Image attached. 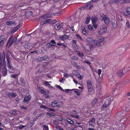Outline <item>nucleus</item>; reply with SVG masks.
<instances>
[{"mask_svg": "<svg viewBox=\"0 0 130 130\" xmlns=\"http://www.w3.org/2000/svg\"><path fill=\"white\" fill-rule=\"evenodd\" d=\"M51 105L53 107H60L63 105V103L61 101L56 100L52 102Z\"/></svg>", "mask_w": 130, "mask_h": 130, "instance_id": "7ed1b4c3", "label": "nucleus"}, {"mask_svg": "<svg viewBox=\"0 0 130 130\" xmlns=\"http://www.w3.org/2000/svg\"><path fill=\"white\" fill-rule=\"evenodd\" d=\"M48 57V56L46 55L40 57V60H39V61L47 60V59Z\"/></svg>", "mask_w": 130, "mask_h": 130, "instance_id": "a878e982", "label": "nucleus"}, {"mask_svg": "<svg viewBox=\"0 0 130 130\" xmlns=\"http://www.w3.org/2000/svg\"><path fill=\"white\" fill-rule=\"evenodd\" d=\"M91 17L88 16L86 19V20L85 22V23L87 24H88L89 23V22L90 20Z\"/></svg>", "mask_w": 130, "mask_h": 130, "instance_id": "473e14b6", "label": "nucleus"}, {"mask_svg": "<svg viewBox=\"0 0 130 130\" xmlns=\"http://www.w3.org/2000/svg\"><path fill=\"white\" fill-rule=\"evenodd\" d=\"M76 37L78 39V40H79L80 41H82V39L80 37V36L78 34H76Z\"/></svg>", "mask_w": 130, "mask_h": 130, "instance_id": "79ce46f5", "label": "nucleus"}, {"mask_svg": "<svg viewBox=\"0 0 130 130\" xmlns=\"http://www.w3.org/2000/svg\"><path fill=\"white\" fill-rule=\"evenodd\" d=\"M53 123L54 124L57 125L58 123V122L56 120H54L53 121Z\"/></svg>", "mask_w": 130, "mask_h": 130, "instance_id": "774afa93", "label": "nucleus"}, {"mask_svg": "<svg viewBox=\"0 0 130 130\" xmlns=\"http://www.w3.org/2000/svg\"><path fill=\"white\" fill-rule=\"evenodd\" d=\"M37 89L39 92L41 93L45 94L46 93L43 88L38 86H37Z\"/></svg>", "mask_w": 130, "mask_h": 130, "instance_id": "1a4fd4ad", "label": "nucleus"}, {"mask_svg": "<svg viewBox=\"0 0 130 130\" xmlns=\"http://www.w3.org/2000/svg\"><path fill=\"white\" fill-rule=\"evenodd\" d=\"M87 85L89 92H91L92 91L93 88L91 82L90 80H88L87 81Z\"/></svg>", "mask_w": 130, "mask_h": 130, "instance_id": "423d86ee", "label": "nucleus"}, {"mask_svg": "<svg viewBox=\"0 0 130 130\" xmlns=\"http://www.w3.org/2000/svg\"><path fill=\"white\" fill-rule=\"evenodd\" d=\"M31 98V96L30 95L26 96L24 99L23 102L25 103L27 102V103H28L29 102V101L30 100Z\"/></svg>", "mask_w": 130, "mask_h": 130, "instance_id": "9b49d317", "label": "nucleus"}, {"mask_svg": "<svg viewBox=\"0 0 130 130\" xmlns=\"http://www.w3.org/2000/svg\"><path fill=\"white\" fill-rule=\"evenodd\" d=\"M17 40V37H14L13 38L12 40L11 41V42L10 43L9 45V46H10L13 43L15 42V41H16Z\"/></svg>", "mask_w": 130, "mask_h": 130, "instance_id": "b1692460", "label": "nucleus"}, {"mask_svg": "<svg viewBox=\"0 0 130 130\" xmlns=\"http://www.w3.org/2000/svg\"><path fill=\"white\" fill-rule=\"evenodd\" d=\"M21 25L20 24L17 27L14 28L12 30V32H15L17 31L21 27Z\"/></svg>", "mask_w": 130, "mask_h": 130, "instance_id": "cd10ccee", "label": "nucleus"}, {"mask_svg": "<svg viewBox=\"0 0 130 130\" xmlns=\"http://www.w3.org/2000/svg\"><path fill=\"white\" fill-rule=\"evenodd\" d=\"M88 27L89 30L93 31L94 30V29L93 27V26H92L91 25H89L88 26Z\"/></svg>", "mask_w": 130, "mask_h": 130, "instance_id": "c9c22d12", "label": "nucleus"}, {"mask_svg": "<svg viewBox=\"0 0 130 130\" xmlns=\"http://www.w3.org/2000/svg\"><path fill=\"white\" fill-rule=\"evenodd\" d=\"M72 90L69 89H66L64 90V92H69L70 91H71Z\"/></svg>", "mask_w": 130, "mask_h": 130, "instance_id": "69168bd1", "label": "nucleus"}, {"mask_svg": "<svg viewBox=\"0 0 130 130\" xmlns=\"http://www.w3.org/2000/svg\"><path fill=\"white\" fill-rule=\"evenodd\" d=\"M7 24L9 26H14L16 25V23L15 22H12L11 21H8L6 22Z\"/></svg>", "mask_w": 130, "mask_h": 130, "instance_id": "2eb2a0df", "label": "nucleus"}, {"mask_svg": "<svg viewBox=\"0 0 130 130\" xmlns=\"http://www.w3.org/2000/svg\"><path fill=\"white\" fill-rule=\"evenodd\" d=\"M95 119L94 118H92L91 119L89 122V124L91 126L94 127V124H95L94 122Z\"/></svg>", "mask_w": 130, "mask_h": 130, "instance_id": "ddd939ff", "label": "nucleus"}, {"mask_svg": "<svg viewBox=\"0 0 130 130\" xmlns=\"http://www.w3.org/2000/svg\"><path fill=\"white\" fill-rule=\"evenodd\" d=\"M125 26L128 28H129L130 26V22L129 21H127L125 24Z\"/></svg>", "mask_w": 130, "mask_h": 130, "instance_id": "f704fd0d", "label": "nucleus"}, {"mask_svg": "<svg viewBox=\"0 0 130 130\" xmlns=\"http://www.w3.org/2000/svg\"><path fill=\"white\" fill-rule=\"evenodd\" d=\"M123 0H113L111 1L112 2H110V4L112 3H118L119 2H120L121 1Z\"/></svg>", "mask_w": 130, "mask_h": 130, "instance_id": "c756f323", "label": "nucleus"}, {"mask_svg": "<svg viewBox=\"0 0 130 130\" xmlns=\"http://www.w3.org/2000/svg\"><path fill=\"white\" fill-rule=\"evenodd\" d=\"M85 48V50L87 51H90L91 49V48L90 47H89V46L88 45H87V46H86Z\"/></svg>", "mask_w": 130, "mask_h": 130, "instance_id": "4c0bfd02", "label": "nucleus"}, {"mask_svg": "<svg viewBox=\"0 0 130 130\" xmlns=\"http://www.w3.org/2000/svg\"><path fill=\"white\" fill-rule=\"evenodd\" d=\"M107 31V29L106 26L104 24H103L100 27H98V33L100 35H103L106 33Z\"/></svg>", "mask_w": 130, "mask_h": 130, "instance_id": "f257e3e1", "label": "nucleus"}, {"mask_svg": "<svg viewBox=\"0 0 130 130\" xmlns=\"http://www.w3.org/2000/svg\"><path fill=\"white\" fill-rule=\"evenodd\" d=\"M111 102V100L110 98L107 99L105 101L104 105L102 106V108L103 109L108 107L109 106Z\"/></svg>", "mask_w": 130, "mask_h": 130, "instance_id": "39448f33", "label": "nucleus"}, {"mask_svg": "<svg viewBox=\"0 0 130 130\" xmlns=\"http://www.w3.org/2000/svg\"><path fill=\"white\" fill-rule=\"evenodd\" d=\"M112 25L114 28H116L118 26L117 21L115 20H113L112 21Z\"/></svg>", "mask_w": 130, "mask_h": 130, "instance_id": "f3484780", "label": "nucleus"}, {"mask_svg": "<svg viewBox=\"0 0 130 130\" xmlns=\"http://www.w3.org/2000/svg\"><path fill=\"white\" fill-rule=\"evenodd\" d=\"M72 42L73 43L72 45H76V41L75 40H73L72 41Z\"/></svg>", "mask_w": 130, "mask_h": 130, "instance_id": "e2e57ef3", "label": "nucleus"}, {"mask_svg": "<svg viewBox=\"0 0 130 130\" xmlns=\"http://www.w3.org/2000/svg\"><path fill=\"white\" fill-rule=\"evenodd\" d=\"M52 15L51 13H47L43 15L42 17L43 19H47L52 17Z\"/></svg>", "mask_w": 130, "mask_h": 130, "instance_id": "a211bd4d", "label": "nucleus"}, {"mask_svg": "<svg viewBox=\"0 0 130 130\" xmlns=\"http://www.w3.org/2000/svg\"><path fill=\"white\" fill-rule=\"evenodd\" d=\"M63 75L64 77H65L67 78H68L69 76H70L68 74L65 73H64Z\"/></svg>", "mask_w": 130, "mask_h": 130, "instance_id": "13d9d810", "label": "nucleus"}, {"mask_svg": "<svg viewBox=\"0 0 130 130\" xmlns=\"http://www.w3.org/2000/svg\"><path fill=\"white\" fill-rule=\"evenodd\" d=\"M97 40H99V41L102 44L104 42V39L102 36L100 37Z\"/></svg>", "mask_w": 130, "mask_h": 130, "instance_id": "393cba45", "label": "nucleus"}, {"mask_svg": "<svg viewBox=\"0 0 130 130\" xmlns=\"http://www.w3.org/2000/svg\"><path fill=\"white\" fill-rule=\"evenodd\" d=\"M124 69H120L117 72V75L118 76L120 77H121L124 74Z\"/></svg>", "mask_w": 130, "mask_h": 130, "instance_id": "0eeeda50", "label": "nucleus"}, {"mask_svg": "<svg viewBox=\"0 0 130 130\" xmlns=\"http://www.w3.org/2000/svg\"><path fill=\"white\" fill-rule=\"evenodd\" d=\"M84 62L88 65H90L91 64V62L88 60L84 61Z\"/></svg>", "mask_w": 130, "mask_h": 130, "instance_id": "5fc2aeb1", "label": "nucleus"}, {"mask_svg": "<svg viewBox=\"0 0 130 130\" xmlns=\"http://www.w3.org/2000/svg\"><path fill=\"white\" fill-rule=\"evenodd\" d=\"M40 107L41 108H43L44 109H47V107H46L45 106L43 105H40Z\"/></svg>", "mask_w": 130, "mask_h": 130, "instance_id": "4d7b16f0", "label": "nucleus"}, {"mask_svg": "<svg viewBox=\"0 0 130 130\" xmlns=\"http://www.w3.org/2000/svg\"><path fill=\"white\" fill-rule=\"evenodd\" d=\"M72 73L73 74L75 75L76 76L77 75V74H78V71L77 70H74L72 72Z\"/></svg>", "mask_w": 130, "mask_h": 130, "instance_id": "c03bdc74", "label": "nucleus"}, {"mask_svg": "<svg viewBox=\"0 0 130 130\" xmlns=\"http://www.w3.org/2000/svg\"><path fill=\"white\" fill-rule=\"evenodd\" d=\"M76 76L78 78H79V79H82L83 78V77L82 76L79 74L78 73V74H77V75H76Z\"/></svg>", "mask_w": 130, "mask_h": 130, "instance_id": "09e8293b", "label": "nucleus"}, {"mask_svg": "<svg viewBox=\"0 0 130 130\" xmlns=\"http://www.w3.org/2000/svg\"><path fill=\"white\" fill-rule=\"evenodd\" d=\"M93 27L94 28H96L98 27V25L97 24H96L95 23L93 24Z\"/></svg>", "mask_w": 130, "mask_h": 130, "instance_id": "338daca9", "label": "nucleus"}, {"mask_svg": "<svg viewBox=\"0 0 130 130\" xmlns=\"http://www.w3.org/2000/svg\"><path fill=\"white\" fill-rule=\"evenodd\" d=\"M98 102V99L97 98H95L93 99L92 102V104L93 105H94Z\"/></svg>", "mask_w": 130, "mask_h": 130, "instance_id": "2f4dec72", "label": "nucleus"}, {"mask_svg": "<svg viewBox=\"0 0 130 130\" xmlns=\"http://www.w3.org/2000/svg\"><path fill=\"white\" fill-rule=\"evenodd\" d=\"M87 42L89 44H91L94 41L93 38L90 37H88L86 39Z\"/></svg>", "mask_w": 130, "mask_h": 130, "instance_id": "dca6fc26", "label": "nucleus"}, {"mask_svg": "<svg viewBox=\"0 0 130 130\" xmlns=\"http://www.w3.org/2000/svg\"><path fill=\"white\" fill-rule=\"evenodd\" d=\"M72 59L74 60H77L78 59V57L76 56H74L71 57Z\"/></svg>", "mask_w": 130, "mask_h": 130, "instance_id": "de8ad7c7", "label": "nucleus"}, {"mask_svg": "<svg viewBox=\"0 0 130 130\" xmlns=\"http://www.w3.org/2000/svg\"><path fill=\"white\" fill-rule=\"evenodd\" d=\"M19 74H11L10 75V76L12 78H16L18 77Z\"/></svg>", "mask_w": 130, "mask_h": 130, "instance_id": "72a5a7b5", "label": "nucleus"}, {"mask_svg": "<svg viewBox=\"0 0 130 130\" xmlns=\"http://www.w3.org/2000/svg\"><path fill=\"white\" fill-rule=\"evenodd\" d=\"M99 40H95L94 41V44L97 46H99L102 45V43L100 42Z\"/></svg>", "mask_w": 130, "mask_h": 130, "instance_id": "4be33fe9", "label": "nucleus"}, {"mask_svg": "<svg viewBox=\"0 0 130 130\" xmlns=\"http://www.w3.org/2000/svg\"><path fill=\"white\" fill-rule=\"evenodd\" d=\"M32 12L30 11H27L25 13V15L27 17H30L32 14Z\"/></svg>", "mask_w": 130, "mask_h": 130, "instance_id": "c85d7f7f", "label": "nucleus"}, {"mask_svg": "<svg viewBox=\"0 0 130 130\" xmlns=\"http://www.w3.org/2000/svg\"><path fill=\"white\" fill-rule=\"evenodd\" d=\"M124 14L126 16H128L130 15V7L127 8L126 11L124 12Z\"/></svg>", "mask_w": 130, "mask_h": 130, "instance_id": "4468645a", "label": "nucleus"}, {"mask_svg": "<svg viewBox=\"0 0 130 130\" xmlns=\"http://www.w3.org/2000/svg\"><path fill=\"white\" fill-rule=\"evenodd\" d=\"M6 40L5 37L4 36H0V46L4 43V41Z\"/></svg>", "mask_w": 130, "mask_h": 130, "instance_id": "9d476101", "label": "nucleus"}, {"mask_svg": "<svg viewBox=\"0 0 130 130\" xmlns=\"http://www.w3.org/2000/svg\"><path fill=\"white\" fill-rule=\"evenodd\" d=\"M43 127L46 130H48V126L47 125H43Z\"/></svg>", "mask_w": 130, "mask_h": 130, "instance_id": "052dcab7", "label": "nucleus"}, {"mask_svg": "<svg viewBox=\"0 0 130 130\" xmlns=\"http://www.w3.org/2000/svg\"><path fill=\"white\" fill-rule=\"evenodd\" d=\"M10 112L11 114L13 115H15L16 114V111L13 110H11Z\"/></svg>", "mask_w": 130, "mask_h": 130, "instance_id": "864d4df0", "label": "nucleus"}, {"mask_svg": "<svg viewBox=\"0 0 130 130\" xmlns=\"http://www.w3.org/2000/svg\"><path fill=\"white\" fill-rule=\"evenodd\" d=\"M21 25L20 24L17 27L14 28L12 30V32H15L17 31L21 27Z\"/></svg>", "mask_w": 130, "mask_h": 130, "instance_id": "bb28decb", "label": "nucleus"}, {"mask_svg": "<svg viewBox=\"0 0 130 130\" xmlns=\"http://www.w3.org/2000/svg\"><path fill=\"white\" fill-rule=\"evenodd\" d=\"M51 42V43L47 44L46 45V46H52L55 45L56 42L54 40H52Z\"/></svg>", "mask_w": 130, "mask_h": 130, "instance_id": "412c9836", "label": "nucleus"}, {"mask_svg": "<svg viewBox=\"0 0 130 130\" xmlns=\"http://www.w3.org/2000/svg\"><path fill=\"white\" fill-rule=\"evenodd\" d=\"M77 54L78 55L81 57H82L84 56V55L83 53L82 52H78Z\"/></svg>", "mask_w": 130, "mask_h": 130, "instance_id": "37998d69", "label": "nucleus"}, {"mask_svg": "<svg viewBox=\"0 0 130 130\" xmlns=\"http://www.w3.org/2000/svg\"><path fill=\"white\" fill-rule=\"evenodd\" d=\"M70 116L71 117L73 118H75L76 119H79V116L78 115H75L73 114H71Z\"/></svg>", "mask_w": 130, "mask_h": 130, "instance_id": "7c9ffc66", "label": "nucleus"}, {"mask_svg": "<svg viewBox=\"0 0 130 130\" xmlns=\"http://www.w3.org/2000/svg\"><path fill=\"white\" fill-rule=\"evenodd\" d=\"M12 37H13V36H12V35H11L9 40H8V42H7V45H8V44H9V43L10 42V41H11V40H12Z\"/></svg>", "mask_w": 130, "mask_h": 130, "instance_id": "49530a36", "label": "nucleus"}, {"mask_svg": "<svg viewBox=\"0 0 130 130\" xmlns=\"http://www.w3.org/2000/svg\"><path fill=\"white\" fill-rule=\"evenodd\" d=\"M124 3H130V0H123Z\"/></svg>", "mask_w": 130, "mask_h": 130, "instance_id": "680f3d73", "label": "nucleus"}, {"mask_svg": "<svg viewBox=\"0 0 130 130\" xmlns=\"http://www.w3.org/2000/svg\"><path fill=\"white\" fill-rule=\"evenodd\" d=\"M43 83V85H46L48 87L50 85V84L48 83V82L46 81H44Z\"/></svg>", "mask_w": 130, "mask_h": 130, "instance_id": "e433bc0d", "label": "nucleus"}, {"mask_svg": "<svg viewBox=\"0 0 130 130\" xmlns=\"http://www.w3.org/2000/svg\"><path fill=\"white\" fill-rule=\"evenodd\" d=\"M6 56V59L7 61L6 64L7 67L9 68V69L8 70L9 71L10 73H13L14 71L13 70H12L11 67L10 66L9 64V55L8 54H7Z\"/></svg>", "mask_w": 130, "mask_h": 130, "instance_id": "20e7f679", "label": "nucleus"}, {"mask_svg": "<svg viewBox=\"0 0 130 130\" xmlns=\"http://www.w3.org/2000/svg\"><path fill=\"white\" fill-rule=\"evenodd\" d=\"M67 121L71 124H73L74 123L73 121L67 118Z\"/></svg>", "mask_w": 130, "mask_h": 130, "instance_id": "ea45409f", "label": "nucleus"}, {"mask_svg": "<svg viewBox=\"0 0 130 130\" xmlns=\"http://www.w3.org/2000/svg\"><path fill=\"white\" fill-rule=\"evenodd\" d=\"M7 95L10 98H14L16 96L17 94L15 93L9 92Z\"/></svg>", "mask_w": 130, "mask_h": 130, "instance_id": "aec40b11", "label": "nucleus"}, {"mask_svg": "<svg viewBox=\"0 0 130 130\" xmlns=\"http://www.w3.org/2000/svg\"><path fill=\"white\" fill-rule=\"evenodd\" d=\"M35 123L34 121V120L31 121L30 122V126H32V125H34Z\"/></svg>", "mask_w": 130, "mask_h": 130, "instance_id": "6e6d98bb", "label": "nucleus"}, {"mask_svg": "<svg viewBox=\"0 0 130 130\" xmlns=\"http://www.w3.org/2000/svg\"><path fill=\"white\" fill-rule=\"evenodd\" d=\"M74 92L77 96H79L80 94V93L77 91L75 90Z\"/></svg>", "mask_w": 130, "mask_h": 130, "instance_id": "bf43d9fd", "label": "nucleus"}, {"mask_svg": "<svg viewBox=\"0 0 130 130\" xmlns=\"http://www.w3.org/2000/svg\"><path fill=\"white\" fill-rule=\"evenodd\" d=\"M51 22V20L50 19H48L44 22L42 21L40 23V24L41 25H42L45 24L49 23Z\"/></svg>", "mask_w": 130, "mask_h": 130, "instance_id": "6ab92c4d", "label": "nucleus"}, {"mask_svg": "<svg viewBox=\"0 0 130 130\" xmlns=\"http://www.w3.org/2000/svg\"><path fill=\"white\" fill-rule=\"evenodd\" d=\"M30 45V44L29 43L26 44L24 45V47L26 48H28L29 47H28V46Z\"/></svg>", "mask_w": 130, "mask_h": 130, "instance_id": "0e129e2a", "label": "nucleus"}, {"mask_svg": "<svg viewBox=\"0 0 130 130\" xmlns=\"http://www.w3.org/2000/svg\"><path fill=\"white\" fill-rule=\"evenodd\" d=\"M55 128L57 130H64L63 128H61L59 126H56L55 127Z\"/></svg>", "mask_w": 130, "mask_h": 130, "instance_id": "3c124183", "label": "nucleus"}, {"mask_svg": "<svg viewBox=\"0 0 130 130\" xmlns=\"http://www.w3.org/2000/svg\"><path fill=\"white\" fill-rule=\"evenodd\" d=\"M88 31L86 30L85 29H82V32L84 34H86L87 33Z\"/></svg>", "mask_w": 130, "mask_h": 130, "instance_id": "8fccbe9b", "label": "nucleus"}, {"mask_svg": "<svg viewBox=\"0 0 130 130\" xmlns=\"http://www.w3.org/2000/svg\"><path fill=\"white\" fill-rule=\"evenodd\" d=\"M100 19L103 21H104V23L106 24H108L110 23L109 18L107 15H105L102 13L100 14Z\"/></svg>", "mask_w": 130, "mask_h": 130, "instance_id": "f03ea898", "label": "nucleus"}, {"mask_svg": "<svg viewBox=\"0 0 130 130\" xmlns=\"http://www.w3.org/2000/svg\"><path fill=\"white\" fill-rule=\"evenodd\" d=\"M20 80L21 84H22L23 86H24L25 84V82L24 80V79L23 78H21L20 79Z\"/></svg>", "mask_w": 130, "mask_h": 130, "instance_id": "58836bf2", "label": "nucleus"}, {"mask_svg": "<svg viewBox=\"0 0 130 130\" xmlns=\"http://www.w3.org/2000/svg\"><path fill=\"white\" fill-rule=\"evenodd\" d=\"M73 48H74V50L77 52H78L77 51L78 50V46L76 45H73Z\"/></svg>", "mask_w": 130, "mask_h": 130, "instance_id": "a19ab883", "label": "nucleus"}, {"mask_svg": "<svg viewBox=\"0 0 130 130\" xmlns=\"http://www.w3.org/2000/svg\"><path fill=\"white\" fill-rule=\"evenodd\" d=\"M62 26V24L61 22L58 23L55 25V27L56 30H58Z\"/></svg>", "mask_w": 130, "mask_h": 130, "instance_id": "f8f14e48", "label": "nucleus"}, {"mask_svg": "<svg viewBox=\"0 0 130 130\" xmlns=\"http://www.w3.org/2000/svg\"><path fill=\"white\" fill-rule=\"evenodd\" d=\"M102 72V70L100 69L98 70V71L96 72L99 76H100Z\"/></svg>", "mask_w": 130, "mask_h": 130, "instance_id": "603ef678", "label": "nucleus"}, {"mask_svg": "<svg viewBox=\"0 0 130 130\" xmlns=\"http://www.w3.org/2000/svg\"><path fill=\"white\" fill-rule=\"evenodd\" d=\"M47 115L48 116L51 117L55 115L54 113L52 112H48L47 113Z\"/></svg>", "mask_w": 130, "mask_h": 130, "instance_id": "a18cd8bd", "label": "nucleus"}, {"mask_svg": "<svg viewBox=\"0 0 130 130\" xmlns=\"http://www.w3.org/2000/svg\"><path fill=\"white\" fill-rule=\"evenodd\" d=\"M69 38V36L67 35H64L60 36L58 37L59 39L61 40L67 39Z\"/></svg>", "mask_w": 130, "mask_h": 130, "instance_id": "6e6552de", "label": "nucleus"}, {"mask_svg": "<svg viewBox=\"0 0 130 130\" xmlns=\"http://www.w3.org/2000/svg\"><path fill=\"white\" fill-rule=\"evenodd\" d=\"M98 20V19L96 17L93 16L92 17L91 19V20L93 24L96 23Z\"/></svg>", "mask_w": 130, "mask_h": 130, "instance_id": "5701e85b", "label": "nucleus"}]
</instances>
